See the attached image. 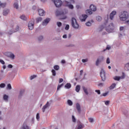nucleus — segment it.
Returning <instances> with one entry per match:
<instances>
[{"instance_id": "f704fd0d", "label": "nucleus", "mask_w": 129, "mask_h": 129, "mask_svg": "<svg viewBox=\"0 0 129 129\" xmlns=\"http://www.w3.org/2000/svg\"><path fill=\"white\" fill-rule=\"evenodd\" d=\"M88 119L89 121L91 122V123H93V122H94V119H93V118L90 117L88 118Z\"/></svg>"}, {"instance_id": "338daca9", "label": "nucleus", "mask_w": 129, "mask_h": 129, "mask_svg": "<svg viewBox=\"0 0 129 129\" xmlns=\"http://www.w3.org/2000/svg\"><path fill=\"white\" fill-rule=\"evenodd\" d=\"M61 62L62 64H65L66 63V61L64 59L62 60Z\"/></svg>"}, {"instance_id": "37998d69", "label": "nucleus", "mask_w": 129, "mask_h": 129, "mask_svg": "<svg viewBox=\"0 0 129 129\" xmlns=\"http://www.w3.org/2000/svg\"><path fill=\"white\" fill-rule=\"evenodd\" d=\"M69 28H70V26H69V25L67 24L66 25L64 29H65V30H66V31H68V30H69Z\"/></svg>"}, {"instance_id": "052dcab7", "label": "nucleus", "mask_w": 129, "mask_h": 129, "mask_svg": "<svg viewBox=\"0 0 129 129\" xmlns=\"http://www.w3.org/2000/svg\"><path fill=\"white\" fill-rule=\"evenodd\" d=\"M37 9V7L36 6H33L32 7V10H33L34 11H35V10H36Z\"/></svg>"}, {"instance_id": "a211bd4d", "label": "nucleus", "mask_w": 129, "mask_h": 129, "mask_svg": "<svg viewBox=\"0 0 129 129\" xmlns=\"http://www.w3.org/2000/svg\"><path fill=\"white\" fill-rule=\"evenodd\" d=\"M76 108L78 111V112H80V111H81V109L80 107V104H79V103H77L76 104Z\"/></svg>"}, {"instance_id": "412c9836", "label": "nucleus", "mask_w": 129, "mask_h": 129, "mask_svg": "<svg viewBox=\"0 0 129 129\" xmlns=\"http://www.w3.org/2000/svg\"><path fill=\"white\" fill-rule=\"evenodd\" d=\"M12 85H11V84H7V87H6V89L7 90H12Z\"/></svg>"}, {"instance_id": "473e14b6", "label": "nucleus", "mask_w": 129, "mask_h": 129, "mask_svg": "<svg viewBox=\"0 0 129 129\" xmlns=\"http://www.w3.org/2000/svg\"><path fill=\"white\" fill-rule=\"evenodd\" d=\"M96 20L98 21V22H101V20H102V18L100 16H97L96 17Z\"/></svg>"}, {"instance_id": "3c124183", "label": "nucleus", "mask_w": 129, "mask_h": 129, "mask_svg": "<svg viewBox=\"0 0 129 129\" xmlns=\"http://www.w3.org/2000/svg\"><path fill=\"white\" fill-rule=\"evenodd\" d=\"M72 119H73V122H76V119L75 118V117L74 116V115H72Z\"/></svg>"}, {"instance_id": "5fc2aeb1", "label": "nucleus", "mask_w": 129, "mask_h": 129, "mask_svg": "<svg viewBox=\"0 0 129 129\" xmlns=\"http://www.w3.org/2000/svg\"><path fill=\"white\" fill-rule=\"evenodd\" d=\"M108 94V92L104 93L101 95V96H106Z\"/></svg>"}, {"instance_id": "f3484780", "label": "nucleus", "mask_w": 129, "mask_h": 129, "mask_svg": "<svg viewBox=\"0 0 129 129\" xmlns=\"http://www.w3.org/2000/svg\"><path fill=\"white\" fill-rule=\"evenodd\" d=\"M84 127H85V126L84 125V124L80 123L78 124L77 128L78 129H83V128H84Z\"/></svg>"}, {"instance_id": "7ed1b4c3", "label": "nucleus", "mask_w": 129, "mask_h": 129, "mask_svg": "<svg viewBox=\"0 0 129 129\" xmlns=\"http://www.w3.org/2000/svg\"><path fill=\"white\" fill-rule=\"evenodd\" d=\"M120 21L124 22L128 19V13L126 11H123L119 16Z\"/></svg>"}, {"instance_id": "49530a36", "label": "nucleus", "mask_w": 129, "mask_h": 129, "mask_svg": "<svg viewBox=\"0 0 129 129\" xmlns=\"http://www.w3.org/2000/svg\"><path fill=\"white\" fill-rule=\"evenodd\" d=\"M36 119L39 121L40 120V115L39 114V113H37L36 114Z\"/></svg>"}, {"instance_id": "13d9d810", "label": "nucleus", "mask_w": 129, "mask_h": 129, "mask_svg": "<svg viewBox=\"0 0 129 129\" xmlns=\"http://www.w3.org/2000/svg\"><path fill=\"white\" fill-rule=\"evenodd\" d=\"M124 29V27H123V26H121L119 28V31H123Z\"/></svg>"}, {"instance_id": "79ce46f5", "label": "nucleus", "mask_w": 129, "mask_h": 129, "mask_svg": "<svg viewBox=\"0 0 129 129\" xmlns=\"http://www.w3.org/2000/svg\"><path fill=\"white\" fill-rule=\"evenodd\" d=\"M51 72L53 76H56V71L55 70H52Z\"/></svg>"}, {"instance_id": "2eb2a0df", "label": "nucleus", "mask_w": 129, "mask_h": 129, "mask_svg": "<svg viewBox=\"0 0 129 129\" xmlns=\"http://www.w3.org/2000/svg\"><path fill=\"white\" fill-rule=\"evenodd\" d=\"M38 13H39V16H43L45 14V11H44V10H43V9H39Z\"/></svg>"}, {"instance_id": "4468645a", "label": "nucleus", "mask_w": 129, "mask_h": 129, "mask_svg": "<svg viewBox=\"0 0 129 129\" xmlns=\"http://www.w3.org/2000/svg\"><path fill=\"white\" fill-rule=\"evenodd\" d=\"M20 129H31V127L29 126L26 123H23Z\"/></svg>"}, {"instance_id": "603ef678", "label": "nucleus", "mask_w": 129, "mask_h": 129, "mask_svg": "<svg viewBox=\"0 0 129 129\" xmlns=\"http://www.w3.org/2000/svg\"><path fill=\"white\" fill-rule=\"evenodd\" d=\"M113 18H114V15H111L110 14V20H113Z\"/></svg>"}, {"instance_id": "c85d7f7f", "label": "nucleus", "mask_w": 129, "mask_h": 129, "mask_svg": "<svg viewBox=\"0 0 129 129\" xmlns=\"http://www.w3.org/2000/svg\"><path fill=\"white\" fill-rule=\"evenodd\" d=\"M68 104L70 105V106H72L73 105V102L71 101V100H68Z\"/></svg>"}, {"instance_id": "2f4dec72", "label": "nucleus", "mask_w": 129, "mask_h": 129, "mask_svg": "<svg viewBox=\"0 0 129 129\" xmlns=\"http://www.w3.org/2000/svg\"><path fill=\"white\" fill-rule=\"evenodd\" d=\"M86 14H88L89 15H92V11L90 10H87L86 11Z\"/></svg>"}, {"instance_id": "0eeeda50", "label": "nucleus", "mask_w": 129, "mask_h": 129, "mask_svg": "<svg viewBox=\"0 0 129 129\" xmlns=\"http://www.w3.org/2000/svg\"><path fill=\"white\" fill-rule=\"evenodd\" d=\"M106 32L108 33H112L113 31V23H111L109 26L106 29Z\"/></svg>"}, {"instance_id": "6e6552de", "label": "nucleus", "mask_w": 129, "mask_h": 129, "mask_svg": "<svg viewBox=\"0 0 129 129\" xmlns=\"http://www.w3.org/2000/svg\"><path fill=\"white\" fill-rule=\"evenodd\" d=\"M6 56L7 57H9V58H10V59H12V60H14L15 59V54L12 52H7L5 53Z\"/></svg>"}, {"instance_id": "aec40b11", "label": "nucleus", "mask_w": 129, "mask_h": 129, "mask_svg": "<svg viewBox=\"0 0 129 129\" xmlns=\"http://www.w3.org/2000/svg\"><path fill=\"white\" fill-rule=\"evenodd\" d=\"M64 88H67V89H70V88H71V84L67 83L65 85Z\"/></svg>"}, {"instance_id": "8fccbe9b", "label": "nucleus", "mask_w": 129, "mask_h": 129, "mask_svg": "<svg viewBox=\"0 0 129 129\" xmlns=\"http://www.w3.org/2000/svg\"><path fill=\"white\" fill-rule=\"evenodd\" d=\"M111 15H113L114 16H115V15H116V11H113L111 13Z\"/></svg>"}, {"instance_id": "423d86ee", "label": "nucleus", "mask_w": 129, "mask_h": 129, "mask_svg": "<svg viewBox=\"0 0 129 129\" xmlns=\"http://www.w3.org/2000/svg\"><path fill=\"white\" fill-rule=\"evenodd\" d=\"M34 25H35V19H32L28 23V29L32 31L34 29Z\"/></svg>"}, {"instance_id": "c756f323", "label": "nucleus", "mask_w": 129, "mask_h": 129, "mask_svg": "<svg viewBox=\"0 0 129 129\" xmlns=\"http://www.w3.org/2000/svg\"><path fill=\"white\" fill-rule=\"evenodd\" d=\"M97 59H98V60H99V61H100V62H102V61H103V60H104V57H103V56H101Z\"/></svg>"}, {"instance_id": "1a4fd4ad", "label": "nucleus", "mask_w": 129, "mask_h": 129, "mask_svg": "<svg viewBox=\"0 0 129 129\" xmlns=\"http://www.w3.org/2000/svg\"><path fill=\"white\" fill-rule=\"evenodd\" d=\"M89 9L90 10L92 11V12H96V10H97L96 6H94V5H93V4L91 5L90 6Z\"/></svg>"}, {"instance_id": "ea45409f", "label": "nucleus", "mask_w": 129, "mask_h": 129, "mask_svg": "<svg viewBox=\"0 0 129 129\" xmlns=\"http://www.w3.org/2000/svg\"><path fill=\"white\" fill-rule=\"evenodd\" d=\"M56 25H57V27L60 28V27H61L62 26V23H61L60 22H57L56 23Z\"/></svg>"}, {"instance_id": "20e7f679", "label": "nucleus", "mask_w": 129, "mask_h": 129, "mask_svg": "<svg viewBox=\"0 0 129 129\" xmlns=\"http://www.w3.org/2000/svg\"><path fill=\"white\" fill-rule=\"evenodd\" d=\"M72 27L75 29V30H77L79 29V24L77 23V20L74 17L72 18V23H71Z\"/></svg>"}, {"instance_id": "864d4df0", "label": "nucleus", "mask_w": 129, "mask_h": 129, "mask_svg": "<svg viewBox=\"0 0 129 129\" xmlns=\"http://www.w3.org/2000/svg\"><path fill=\"white\" fill-rule=\"evenodd\" d=\"M109 102L110 101L108 100L105 101V105H109Z\"/></svg>"}, {"instance_id": "9d476101", "label": "nucleus", "mask_w": 129, "mask_h": 129, "mask_svg": "<svg viewBox=\"0 0 129 129\" xmlns=\"http://www.w3.org/2000/svg\"><path fill=\"white\" fill-rule=\"evenodd\" d=\"M50 18H46L42 23V26H47L49 22H50Z\"/></svg>"}, {"instance_id": "e2e57ef3", "label": "nucleus", "mask_w": 129, "mask_h": 129, "mask_svg": "<svg viewBox=\"0 0 129 129\" xmlns=\"http://www.w3.org/2000/svg\"><path fill=\"white\" fill-rule=\"evenodd\" d=\"M8 68L12 69V68H13V65H12V64H8Z\"/></svg>"}, {"instance_id": "f03ea898", "label": "nucleus", "mask_w": 129, "mask_h": 129, "mask_svg": "<svg viewBox=\"0 0 129 129\" xmlns=\"http://www.w3.org/2000/svg\"><path fill=\"white\" fill-rule=\"evenodd\" d=\"M56 17H61L60 20H66L67 19V15L68 14V10L64 9H56L54 13Z\"/></svg>"}, {"instance_id": "bb28decb", "label": "nucleus", "mask_w": 129, "mask_h": 129, "mask_svg": "<svg viewBox=\"0 0 129 129\" xmlns=\"http://www.w3.org/2000/svg\"><path fill=\"white\" fill-rule=\"evenodd\" d=\"M76 92H79V91H80V85L76 86Z\"/></svg>"}, {"instance_id": "0e129e2a", "label": "nucleus", "mask_w": 129, "mask_h": 129, "mask_svg": "<svg viewBox=\"0 0 129 129\" xmlns=\"http://www.w3.org/2000/svg\"><path fill=\"white\" fill-rule=\"evenodd\" d=\"M14 8H15V9H17V3H15L14 4Z\"/></svg>"}, {"instance_id": "a19ab883", "label": "nucleus", "mask_w": 129, "mask_h": 129, "mask_svg": "<svg viewBox=\"0 0 129 129\" xmlns=\"http://www.w3.org/2000/svg\"><path fill=\"white\" fill-rule=\"evenodd\" d=\"M43 39V36H40L38 37V40L39 42H41V41H42Z\"/></svg>"}, {"instance_id": "f8f14e48", "label": "nucleus", "mask_w": 129, "mask_h": 129, "mask_svg": "<svg viewBox=\"0 0 129 129\" xmlns=\"http://www.w3.org/2000/svg\"><path fill=\"white\" fill-rule=\"evenodd\" d=\"M24 93H25V90L24 89L21 90L20 91L19 95L18 96V98L19 99H21L22 98V96L24 95Z\"/></svg>"}, {"instance_id": "58836bf2", "label": "nucleus", "mask_w": 129, "mask_h": 129, "mask_svg": "<svg viewBox=\"0 0 129 129\" xmlns=\"http://www.w3.org/2000/svg\"><path fill=\"white\" fill-rule=\"evenodd\" d=\"M36 77L37 75H33L30 77V80H33V79H35V78H36Z\"/></svg>"}, {"instance_id": "6e6d98bb", "label": "nucleus", "mask_w": 129, "mask_h": 129, "mask_svg": "<svg viewBox=\"0 0 129 129\" xmlns=\"http://www.w3.org/2000/svg\"><path fill=\"white\" fill-rule=\"evenodd\" d=\"M95 92H96L98 94H100V90H96Z\"/></svg>"}, {"instance_id": "b1692460", "label": "nucleus", "mask_w": 129, "mask_h": 129, "mask_svg": "<svg viewBox=\"0 0 129 129\" xmlns=\"http://www.w3.org/2000/svg\"><path fill=\"white\" fill-rule=\"evenodd\" d=\"M124 69H125V70H126V71H128V70H129V62H128L125 64Z\"/></svg>"}, {"instance_id": "7c9ffc66", "label": "nucleus", "mask_w": 129, "mask_h": 129, "mask_svg": "<svg viewBox=\"0 0 129 129\" xmlns=\"http://www.w3.org/2000/svg\"><path fill=\"white\" fill-rule=\"evenodd\" d=\"M53 68H54V70H56V71H58V70H59V69H60V67L58 65L54 66L53 67Z\"/></svg>"}, {"instance_id": "4c0bfd02", "label": "nucleus", "mask_w": 129, "mask_h": 129, "mask_svg": "<svg viewBox=\"0 0 129 129\" xmlns=\"http://www.w3.org/2000/svg\"><path fill=\"white\" fill-rule=\"evenodd\" d=\"M6 87V84L2 83L0 84V88H5Z\"/></svg>"}, {"instance_id": "6ab92c4d", "label": "nucleus", "mask_w": 129, "mask_h": 129, "mask_svg": "<svg viewBox=\"0 0 129 129\" xmlns=\"http://www.w3.org/2000/svg\"><path fill=\"white\" fill-rule=\"evenodd\" d=\"M82 89L83 90L84 92L85 93L86 95H88V91L87 90V89L85 86L82 87Z\"/></svg>"}, {"instance_id": "9b49d317", "label": "nucleus", "mask_w": 129, "mask_h": 129, "mask_svg": "<svg viewBox=\"0 0 129 129\" xmlns=\"http://www.w3.org/2000/svg\"><path fill=\"white\" fill-rule=\"evenodd\" d=\"M49 106H50V104L49 103V102H47L46 104L44 106H43V107H42V109L43 112H45V109H46V108H48Z\"/></svg>"}, {"instance_id": "72a5a7b5", "label": "nucleus", "mask_w": 129, "mask_h": 129, "mask_svg": "<svg viewBox=\"0 0 129 129\" xmlns=\"http://www.w3.org/2000/svg\"><path fill=\"white\" fill-rule=\"evenodd\" d=\"M64 85L63 84H61L60 85H58L57 86V91L59 90L60 88H61V87H62V86Z\"/></svg>"}, {"instance_id": "774afa93", "label": "nucleus", "mask_w": 129, "mask_h": 129, "mask_svg": "<svg viewBox=\"0 0 129 129\" xmlns=\"http://www.w3.org/2000/svg\"><path fill=\"white\" fill-rule=\"evenodd\" d=\"M125 24L126 25H129V20L126 21L125 22Z\"/></svg>"}, {"instance_id": "680f3d73", "label": "nucleus", "mask_w": 129, "mask_h": 129, "mask_svg": "<svg viewBox=\"0 0 129 129\" xmlns=\"http://www.w3.org/2000/svg\"><path fill=\"white\" fill-rule=\"evenodd\" d=\"M62 82H63V79L62 78L59 79V83H62Z\"/></svg>"}, {"instance_id": "09e8293b", "label": "nucleus", "mask_w": 129, "mask_h": 129, "mask_svg": "<svg viewBox=\"0 0 129 129\" xmlns=\"http://www.w3.org/2000/svg\"><path fill=\"white\" fill-rule=\"evenodd\" d=\"M106 63L107 64H109L110 63V59H109V57L107 58Z\"/></svg>"}, {"instance_id": "f257e3e1", "label": "nucleus", "mask_w": 129, "mask_h": 129, "mask_svg": "<svg viewBox=\"0 0 129 129\" xmlns=\"http://www.w3.org/2000/svg\"><path fill=\"white\" fill-rule=\"evenodd\" d=\"M51 2L53 3L56 8H60L62 5L63 7H68V8L71 10L74 9V6L67 1H64L62 2L61 0H51Z\"/></svg>"}, {"instance_id": "69168bd1", "label": "nucleus", "mask_w": 129, "mask_h": 129, "mask_svg": "<svg viewBox=\"0 0 129 129\" xmlns=\"http://www.w3.org/2000/svg\"><path fill=\"white\" fill-rule=\"evenodd\" d=\"M98 86H103V83H100L99 84H98Z\"/></svg>"}, {"instance_id": "cd10ccee", "label": "nucleus", "mask_w": 129, "mask_h": 129, "mask_svg": "<svg viewBox=\"0 0 129 129\" xmlns=\"http://www.w3.org/2000/svg\"><path fill=\"white\" fill-rule=\"evenodd\" d=\"M114 80L115 81H119L120 80V77L118 76H115L113 78Z\"/></svg>"}, {"instance_id": "bf43d9fd", "label": "nucleus", "mask_w": 129, "mask_h": 129, "mask_svg": "<svg viewBox=\"0 0 129 129\" xmlns=\"http://www.w3.org/2000/svg\"><path fill=\"white\" fill-rule=\"evenodd\" d=\"M62 38L63 39H67V34H64L62 36Z\"/></svg>"}, {"instance_id": "e433bc0d", "label": "nucleus", "mask_w": 129, "mask_h": 129, "mask_svg": "<svg viewBox=\"0 0 129 129\" xmlns=\"http://www.w3.org/2000/svg\"><path fill=\"white\" fill-rule=\"evenodd\" d=\"M3 99L4 100H8V99H9V96L7 95H4L3 97Z\"/></svg>"}, {"instance_id": "dca6fc26", "label": "nucleus", "mask_w": 129, "mask_h": 129, "mask_svg": "<svg viewBox=\"0 0 129 129\" xmlns=\"http://www.w3.org/2000/svg\"><path fill=\"white\" fill-rule=\"evenodd\" d=\"M9 13H10V9H5L3 11V15L4 16H7V15H9Z\"/></svg>"}, {"instance_id": "de8ad7c7", "label": "nucleus", "mask_w": 129, "mask_h": 129, "mask_svg": "<svg viewBox=\"0 0 129 129\" xmlns=\"http://www.w3.org/2000/svg\"><path fill=\"white\" fill-rule=\"evenodd\" d=\"M82 62H83V63H86V62H88V59H83L82 60Z\"/></svg>"}, {"instance_id": "5701e85b", "label": "nucleus", "mask_w": 129, "mask_h": 129, "mask_svg": "<svg viewBox=\"0 0 129 129\" xmlns=\"http://www.w3.org/2000/svg\"><path fill=\"white\" fill-rule=\"evenodd\" d=\"M20 18L21 19V20H23V21H27V17L25 15H22Z\"/></svg>"}, {"instance_id": "4be33fe9", "label": "nucleus", "mask_w": 129, "mask_h": 129, "mask_svg": "<svg viewBox=\"0 0 129 129\" xmlns=\"http://www.w3.org/2000/svg\"><path fill=\"white\" fill-rule=\"evenodd\" d=\"M116 86V84L115 83H113L109 87L110 90L114 89L115 87Z\"/></svg>"}, {"instance_id": "c03bdc74", "label": "nucleus", "mask_w": 129, "mask_h": 129, "mask_svg": "<svg viewBox=\"0 0 129 129\" xmlns=\"http://www.w3.org/2000/svg\"><path fill=\"white\" fill-rule=\"evenodd\" d=\"M125 78V76L124 75V73H122V75L120 77V79H124Z\"/></svg>"}, {"instance_id": "a18cd8bd", "label": "nucleus", "mask_w": 129, "mask_h": 129, "mask_svg": "<svg viewBox=\"0 0 129 129\" xmlns=\"http://www.w3.org/2000/svg\"><path fill=\"white\" fill-rule=\"evenodd\" d=\"M86 26H87L88 27H90V26H91V22L88 21V22L86 23Z\"/></svg>"}, {"instance_id": "a878e982", "label": "nucleus", "mask_w": 129, "mask_h": 129, "mask_svg": "<svg viewBox=\"0 0 129 129\" xmlns=\"http://www.w3.org/2000/svg\"><path fill=\"white\" fill-rule=\"evenodd\" d=\"M42 17H38L36 19V23L38 24L40 22H42Z\"/></svg>"}, {"instance_id": "c9c22d12", "label": "nucleus", "mask_w": 129, "mask_h": 129, "mask_svg": "<svg viewBox=\"0 0 129 129\" xmlns=\"http://www.w3.org/2000/svg\"><path fill=\"white\" fill-rule=\"evenodd\" d=\"M100 63H101V61L99 60V59H97V60L96 61V66H98L99 65Z\"/></svg>"}, {"instance_id": "39448f33", "label": "nucleus", "mask_w": 129, "mask_h": 129, "mask_svg": "<svg viewBox=\"0 0 129 129\" xmlns=\"http://www.w3.org/2000/svg\"><path fill=\"white\" fill-rule=\"evenodd\" d=\"M100 77L102 81H105L106 80V75H105V71L103 68L101 69V72H100Z\"/></svg>"}, {"instance_id": "393cba45", "label": "nucleus", "mask_w": 129, "mask_h": 129, "mask_svg": "<svg viewBox=\"0 0 129 129\" xmlns=\"http://www.w3.org/2000/svg\"><path fill=\"white\" fill-rule=\"evenodd\" d=\"M7 7V3H1L0 2V8H6Z\"/></svg>"}, {"instance_id": "ddd939ff", "label": "nucleus", "mask_w": 129, "mask_h": 129, "mask_svg": "<svg viewBox=\"0 0 129 129\" xmlns=\"http://www.w3.org/2000/svg\"><path fill=\"white\" fill-rule=\"evenodd\" d=\"M88 16L86 14H83L82 15V17L83 19H81V22H85L86 21V19L88 18Z\"/></svg>"}, {"instance_id": "4d7b16f0", "label": "nucleus", "mask_w": 129, "mask_h": 129, "mask_svg": "<svg viewBox=\"0 0 129 129\" xmlns=\"http://www.w3.org/2000/svg\"><path fill=\"white\" fill-rule=\"evenodd\" d=\"M0 63L3 64V65H5V61H4L3 59H0Z\"/></svg>"}]
</instances>
